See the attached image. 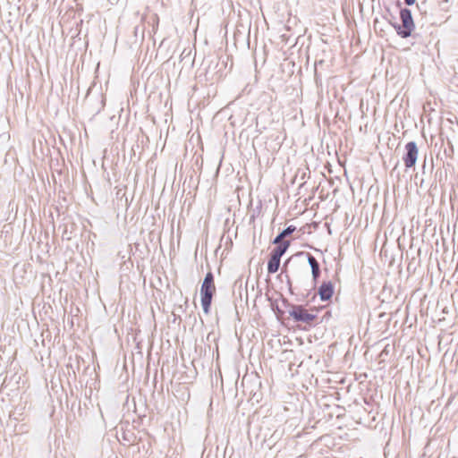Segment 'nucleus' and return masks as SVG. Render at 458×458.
Returning <instances> with one entry per match:
<instances>
[{
    "mask_svg": "<svg viewBox=\"0 0 458 458\" xmlns=\"http://www.w3.org/2000/svg\"><path fill=\"white\" fill-rule=\"evenodd\" d=\"M406 154L403 157L406 168H411L415 165L418 158V147L415 142L411 141L405 145Z\"/></svg>",
    "mask_w": 458,
    "mask_h": 458,
    "instance_id": "obj_4",
    "label": "nucleus"
},
{
    "mask_svg": "<svg viewBox=\"0 0 458 458\" xmlns=\"http://www.w3.org/2000/svg\"><path fill=\"white\" fill-rule=\"evenodd\" d=\"M400 18L402 25L394 26L397 34L405 38L411 35L414 30V22L412 20L411 13L409 9H403L400 12Z\"/></svg>",
    "mask_w": 458,
    "mask_h": 458,
    "instance_id": "obj_2",
    "label": "nucleus"
},
{
    "mask_svg": "<svg viewBox=\"0 0 458 458\" xmlns=\"http://www.w3.org/2000/svg\"><path fill=\"white\" fill-rule=\"evenodd\" d=\"M284 238V236H282V233H281L279 235H277V236L276 237V239H275L274 242H275V243H278V242H282V240H283Z\"/></svg>",
    "mask_w": 458,
    "mask_h": 458,
    "instance_id": "obj_10",
    "label": "nucleus"
},
{
    "mask_svg": "<svg viewBox=\"0 0 458 458\" xmlns=\"http://www.w3.org/2000/svg\"><path fill=\"white\" fill-rule=\"evenodd\" d=\"M296 230L295 226L289 225L286 229L282 232V236L286 237Z\"/></svg>",
    "mask_w": 458,
    "mask_h": 458,
    "instance_id": "obj_9",
    "label": "nucleus"
},
{
    "mask_svg": "<svg viewBox=\"0 0 458 458\" xmlns=\"http://www.w3.org/2000/svg\"><path fill=\"white\" fill-rule=\"evenodd\" d=\"M405 4L408 5H411L415 3L416 0H404Z\"/></svg>",
    "mask_w": 458,
    "mask_h": 458,
    "instance_id": "obj_11",
    "label": "nucleus"
},
{
    "mask_svg": "<svg viewBox=\"0 0 458 458\" xmlns=\"http://www.w3.org/2000/svg\"><path fill=\"white\" fill-rule=\"evenodd\" d=\"M281 257L272 251L270 259L267 264V271L270 274L276 273L280 266Z\"/></svg>",
    "mask_w": 458,
    "mask_h": 458,
    "instance_id": "obj_6",
    "label": "nucleus"
},
{
    "mask_svg": "<svg viewBox=\"0 0 458 458\" xmlns=\"http://www.w3.org/2000/svg\"><path fill=\"white\" fill-rule=\"evenodd\" d=\"M216 285L214 283V276L208 272L200 287L201 305L205 313H208L212 298L216 293Z\"/></svg>",
    "mask_w": 458,
    "mask_h": 458,
    "instance_id": "obj_1",
    "label": "nucleus"
},
{
    "mask_svg": "<svg viewBox=\"0 0 458 458\" xmlns=\"http://www.w3.org/2000/svg\"><path fill=\"white\" fill-rule=\"evenodd\" d=\"M289 246H290V242L289 241H284L281 245L276 247L273 250V252L276 253V255H278L279 257H282L285 253V251L287 250Z\"/></svg>",
    "mask_w": 458,
    "mask_h": 458,
    "instance_id": "obj_8",
    "label": "nucleus"
},
{
    "mask_svg": "<svg viewBox=\"0 0 458 458\" xmlns=\"http://www.w3.org/2000/svg\"><path fill=\"white\" fill-rule=\"evenodd\" d=\"M307 255H308L309 264L311 267L313 279L317 280L318 278L319 273H320L318 262L312 255H310L309 253Z\"/></svg>",
    "mask_w": 458,
    "mask_h": 458,
    "instance_id": "obj_7",
    "label": "nucleus"
},
{
    "mask_svg": "<svg viewBox=\"0 0 458 458\" xmlns=\"http://www.w3.org/2000/svg\"><path fill=\"white\" fill-rule=\"evenodd\" d=\"M334 293V287L332 283H323L319 289H318V294L322 301H328L331 299Z\"/></svg>",
    "mask_w": 458,
    "mask_h": 458,
    "instance_id": "obj_5",
    "label": "nucleus"
},
{
    "mask_svg": "<svg viewBox=\"0 0 458 458\" xmlns=\"http://www.w3.org/2000/svg\"><path fill=\"white\" fill-rule=\"evenodd\" d=\"M290 316L295 321H301L307 324L312 323L317 318L315 314L310 313L302 306H294L290 311Z\"/></svg>",
    "mask_w": 458,
    "mask_h": 458,
    "instance_id": "obj_3",
    "label": "nucleus"
}]
</instances>
